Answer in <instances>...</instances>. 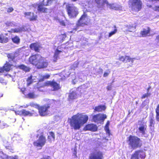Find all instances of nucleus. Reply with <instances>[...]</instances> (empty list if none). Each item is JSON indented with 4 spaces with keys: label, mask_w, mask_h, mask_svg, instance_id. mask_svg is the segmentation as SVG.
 <instances>
[{
    "label": "nucleus",
    "mask_w": 159,
    "mask_h": 159,
    "mask_svg": "<svg viewBox=\"0 0 159 159\" xmlns=\"http://www.w3.org/2000/svg\"><path fill=\"white\" fill-rule=\"evenodd\" d=\"M67 14L70 18H76L79 13L78 8L72 4H68L66 6Z\"/></svg>",
    "instance_id": "nucleus-3"
},
{
    "label": "nucleus",
    "mask_w": 159,
    "mask_h": 159,
    "mask_svg": "<svg viewBox=\"0 0 159 159\" xmlns=\"http://www.w3.org/2000/svg\"><path fill=\"white\" fill-rule=\"evenodd\" d=\"M128 4L131 11L135 12L141 11L143 7V3L141 0H129Z\"/></svg>",
    "instance_id": "nucleus-2"
},
{
    "label": "nucleus",
    "mask_w": 159,
    "mask_h": 159,
    "mask_svg": "<svg viewBox=\"0 0 159 159\" xmlns=\"http://www.w3.org/2000/svg\"><path fill=\"white\" fill-rule=\"evenodd\" d=\"M8 41V38L4 36L3 35L0 36V43H5Z\"/></svg>",
    "instance_id": "nucleus-29"
},
{
    "label": "nucleus",
    "mask_w": 159,
    "mask_h": 159,
    "mask_svg": "<svg viewBox=\"0 0 159 159\" xmlns=\"http://www.w3.org/2000/svg\"><path fill=\"white\" fill-rule=\"evenodd\" d=\"M113 5H114V4L108 3V4L107 6H109L110 9H113L115 8H116V7H114L113 6Z\"/></svg>",
    "instance_id": "nucleus-45"
},
{
    "label": "nucleus",
    "mask_w": 159,
    "mask_h": 159,
    "mask_svg": "<svg viewBox=\"0 0 159 159\" xmlns=\"http://www.w3.org/2000/svg\"><path fill=\"white\" fill-rule=\"evenodd\" d=\"M58 22L59 23L60 25L62 26H65L66 25V24L65 21L63 20H61L60 19H57Z\"/></svg>",
    "instance_id": "nucleus-35"
},
{
    "label": "nucleus",
    "mask_w": 159,
    "mask_h": 159,
    "mask_svg": "<svg viewBox=\"0 0 159 159\" xmlns=\"http://www.w3.org/2000/svg\"><path fill=\"white\" fill-rule=\"evenodd\" d=\"M4 82V80L1 77H0V82L1 83H3Z\"/></svg>",
    "instance_id": "nucleus-56"
},
{
    "label": "nucleus",
    "mask_w": 159,
    "mask_h": 159,
    "mask_svg": "<svg viewBox=\"0 0 159 159\" xmlns=\"http://www.w3.org/2000/svg\"><path fill=\"white\" fill-rule=\"evenodd\" d=\"M8 126L7 125L3 122H1L0 124V127L2 129H3L5 127H7Z\"/></svg>",
    "instance_id": "nucleus-36"
},
{
    "label": "nucleus",
    "mask_w": 159,
    "mask_h": 159,
    "mask_svg": "<svg viewBox=\"0 0 159 159\" xmlns=\"http://www.w3.org/2000/svg\"><path fill=\"white\" fill-rule=\"evenodd\" d=\"M150 88H151L150 87H149L148 88V89H147V93H148L149 90L150 89Z\"/></svg>",
    "instance_id": "nucleus-59"
},
{
    "label": "nucleus",
    "mask_w": 159,
    "mask_h": 159,
    "mask_svg": "<svg viewBox=\"0 0 159 159\" xmlns=\"http://www.w3.org/2000/svg\"><path fill=\"white\" fill-rule=\"evenodd\" d=\"M156 119L157 121H159V114H156Z\"/></svg>",
    "instance_id": "nucleus-52"
},
{
    "label": "nucleus",
    "mask_w": 159,
    "mask_h": 159,
    "mask_svg": "<svg viewBox=\"0 0 159 159\" xmlns=\"http://www.w3.org/2000/svg\"><path fill=\"white\" fill-rule=\"evenodd\" d=\"M12 65L9 63H6L3 67H0V72L2 73L4 71H8L11 69Z\"/></svg>",
    "instance_id": "nucleus-23"
},
{
    "label": "nucleus",
    "mask_w": 159,
    "mask_h": 159,
    "mask_svg": "<svg viewBox=\"0 0 159 159\" xmlns=\"http://www.w3.org/2000/svg\"><path fill=\"white\" fill-rule=\"evenodd\" d=\"M44 4H45L42 3L37 4V9L39 12L42 13H46L47 12L48 9L47 8L43 7V6H45Z\"/></svg>",
    "instance_id": "nucleus-19"
},
{
    "label": "nucleus",
    "mask_w": 159,
    "mask_h": 159,
    "mask_svg": "<svg viewBox=\"0 0 159 159\" xmlns=\"http://www.w3.org/2000/svg\"><path fill=\"white\" fill-rule=\"evenodd\" d=\"M12 39L13 42L15 43H19L20 39L17 36H16L14 38H12Z\"/></svg>",
    "instance_id": "nucleus-34"
},
{
    "label": "nucleus",
    "mask_w": 159,
    "mask_h": 159,
    "mask_svg": "<svg viewBox=\"0 0 159 159\" xmlns=\"http://www.w3.org/2000/svg\"><path fill=\"white\" fill-rule=\"evenodd\" d=\"M21 91L22 93L26 96L27 97L30 98H34L37 97V96L35 95L34 92L30 93L28 94H26L25 92V88L21 89Z\"/></svg>",
    "instance_id": "nucleus-21"
},
{
    "label": "nucleus",
    "mask_w": 159,
    "mask_h": 159,
    "mask_svg": "<svg viewBox=\"0 0 159 159\" xmlns=\"http://www.w3.org/2000/svg\"><path fill=\"white\" fill-rule=\"evenodd\" d=\"M97 129V126L93 124H89L87 125L84 128L85 130H90L93 131H96Z\"/></svg>",
    "instance_id": "nucleus-18"
},
{
    "label": "nucleus",
    "mask_w": 159,
    "mask_h": 159,
    "mask_svg": "<svg viewBox=\"0 0 159 159\" xmlns=\"http://www.w3.org/2000/svg\"><path fill=\"white\" fill-rule=\"evenodd\" d=\"M63 38H65L66 37V34H63Z\"/></svg>",
    "instance_id": "nucleus-60"
},
{
    "label": "nucleus",
    "mask_w": 159,
    "mask_h": 159,
    "mask_svg": "<svg viewBox=\"0 0 159 159\" xmlns=\"http://www.w3.org/2000/svg\"><path fill=\"white\" fill-rule=\"evenodd\" d=\"M19 68L25 72H28L30 70V68L24 65H21L19 66Z\"/></svg>",
    "instance_id": "nucleus-30"
},
{
    "label": "nucleus",
    "mask_w": 159,
    "mask_h": 159,
    "mask_svg": "<svg viewBox=\"0 0 159 159\" xmlns=\"http://www.w3.org/2000/svg\"><path fill=\"white\" fill-rule=\"evenodd\" d=\"M147 125L144 124H142L140 125V126L138 128L139 132L142 134V136L145 137V131Z\"/></svg>",
    "instance_id": "nucleus-20"
},
{
    "label": "nucleus",
    "mask_w": 159,
    "mask_h": 159,
    "mask_svg": "<svg viewBox=\"0 0 159 159\" xmlns=\"http://www.w3.org/2000/svg\"><path fill=\"white\" fill-rule=\"evenodd\" d=\"M3 96V94L2 93H0V98Z\"/></svg>",
    "instance_id": "nucleus-61"
},
{
    "label": "nucleus",
    "mask_w": 159,
    "mask_h": 159,
    "mask_svg": "<svg viewBox=\"0 0 159 159\" xmlns=\"http://www.w3.org/2000/svg\"><path fill=\"white\" fill-rule=\"evenodd\" d=\"M32 76H31L28 78L27 80V86H29L33 83V80L32 79Z\"/></svg>",
    "instance_id": "nucleus-33"
},
{
    "label": "nucleus",
    "mask_w": 159,
    "mask_h": 159,
    "mask_svg": "<svg viewBox=\"0 0 159 159\" xmlns=\"http://www.w3.org/2000/svg\"><path fill=\"white\" fill-rule=\"evenodd\" d=\"M14 32H19L18 31H19L20 30H14Z\"/></svg>",
    "instance_id": "nucleus-62"
},
{
    "label": "nucleus",
    "mask_w": 159,
    "mask_h": 159,
    "mask_svg": "<svg viewBox=\"0 0 159 159\" xmlns=\"http://www.w3.org/2000/svg\"><path fill=\"white\" fill-rule=\"evenodd\" d=\"M47 84L52 88V91H56L60 89L59 85L54 81H48Z\"/></svg>",
    "instance_id": "nucleus-14"
},
{
    "label": "nucleus",
    "mask_w": 159,
    "mask_h": 159,
    "mask_svg": "<svg viewBox=\"0 0 159 159\" xmlns=\"http://www.w3.org/2000/svg\"><path fill=\"white\" fill-rule=\"evenodd\" d=\"M58 0H47L45 6H50L53 4H56L57 3Z\"/></svg>",
    "instance_id": "nucleus-26"
},
{
    "label": "nucleus",
    "mask_w": 159,
    "mask_h": 159,
    "mask_svg": "<svg viewBox=\"0 0 159 159\" xmlns=\"http://www.w3.org/2000/svg\"><path fill=\"white\" fill-rule=\"evenodd\" d=\"M105 130L106 131V133L108 135H110V130L108 127H106L105 128Z\"/></svg>",
    "instance_id": "nucleus-44"
},
{
    "label": "nucleus",
    "mask_w": 159,
    "mask_h": 159,
    "mask_svg": "<svg viewBox=\"0 0 159 159\" xmlns=\"http://www.w3.org/2000/svg\"><path fill=\"white\" fill-rule=\"evenodd\" d=\"M87 17V14L85 12H84L77 21L76 25V28H75V29H77L79 27L83 26L85 25H86V24L83 22L82 21L84 20Z\"/></svg>",
    "instance_id": "nucleus-9"
},
{
    "label": "nucleus",
    "mask_w": 159,
    "mask_h": 159,
    "mask_svg": "<svg viewBox=\"0 0 159 159\" xmlns=\"http://www.w3.org/2000/svg\"><path fill=\"white\" fill-rule=\"evenodd\" d=\"M15 156L14 157H11V156L8 157L7 156V159H15Z\"/></svg>",
    "instance_id": "nucleus-50"
},
{
    "label": "nucleus",
    "mask_w": 159,
    "mask_h": 159,
    "mask_svg": "<svg viewBox=\"0 0 159 159\" xmlns=\"http://www.w3.org/2000/svg\"><path fill=\"white\" fill-rule=\"evenodd\" d=\"M0 157L2 159L7 158V155L4 154L2 152H0Z\"/></svg>",
    "instance_id": "nucleus-37"
},
{
    "label": "nucleus",
    "mask_w": 159,
    "mask_h": 159,
    "mask_svg": "<svg viewBox=\"0 0 159 159\" xmlns=\"http://www.w3.org/2000/svg\"><path fill=\"white\" fill-rule=\"evenodd\" d=\"M88 120V117L87 115L78 113L73 116L69 120L71 128L77 130L80 129Z\"/></svg>",
    "instance_id": "nucleus-1"
},
{
    "label": "nucleus",
    "mask_w": 159,
    "mask_h": 159,
    "mask_svg": "<svg viewBox=\"0 0 159 159\" xmlns=\"http://www.w3.org/2000/svg\"><path fill=\"white\" fill-rule=\"evenodd\" d=\"M19 55V51H16L14 53H9L7 54L9 61L15 62V58L17 57Z\"/></svg>",
    "instance_id": "nucleus-15"
},
{
    "label": "nucleus",
    "mask_w": 159,
    "mask_h": 159,
    "mask_svg": "<svg viewBox=\"0 0 159 159\" xmlns=\"http://www.w3.org/2000/svg\"><path fill=\"white\" fill-rule=\"evenodd\" d=\"M153 34L150 33V30H143L141 31L139 34L136 35L139 37H145L153 35Z\"/></svg>",
    "instance_id": "nucleus-24"
},
{
    "label": "nucleus",
    "mask_w": 159,
    "mask_h": 159,
    "mask_svg": "<svg viewBox=\"0 0 159 159\" xmlns=\"http://www.w3.org/2000/svg\"><path fill=\"white\" fill-rule=\"evenodd\" d=\"M145 156V153L143 151H136L132 155L131 159H144Z\"/></svg>",
    "instance_id": "nucleus-6"
},
{
    "label": "nucleus",
    "mask_w": 159,
    "mask_h": 159,
    "mask_svg": "<svg viewBox=\"0 0 159 159\" xmlns=\"http://www.w3.org/2000/svg\"><path fill=\"white\" fill-rule=\"evenodd\" d=\"M156 114H159V104L157 106L156 110Z\"/></svg>",
    "instance_id": "nucleus-49"
},
{
    "label": "nucleus",
    "mask_w": 159,
    "mask_h": 159,
    "mask_svg": "<svg viewBox=\"0 0 159 159\" xmlns=\"http://www.w3.org/2000/svg\"><path fill=\"white\" fill-rule=\"evenodd\" d=\"M150 128H152L154 127V125L155 124V121L153 119V118L152 117H150Z\"/></svg>",
    "instance_id": "nucleus-31"
},
{
    "label": "nucleus",
    "mask_w": 159,
    "mask_h": 159,
    "mask_svg": "<svg viewBox=\"0 0 159 159\" xmlns=\"http://www.w3.org/2000/svg\"><path fill=\"white\" fill-rule=\"evenodd\" d=\"M150 95L151 93H147L143 94L141 97V98L142 99L146 97L149 96Z\"/></svg>",
    "instance_id": "nucleus-39"
},
{
    "label": "nucleus",
    "mask_w": 159,
    "mask_h": 159,
    "mask_svg": "<svg viewBox=\"0 0 159 159\" xmlns=\"http://www.w3.org/2000/svg\"><path fill=\"white\" fill-rule=\"evenodd\" d=\"M98 4H100V1L101 0H94Z\"/></svg>",
    "instance_id": "nucleus-54"
},
{
    "label": "nucleus",
    "mask_w": 159,
    "mask_h": 159,
    "mask_svg": "<svg viewBox=\"0 0 159 159\" xmlns=\"http://www.w3.org/2000/svg\"><path fill=\"white\" fill-rule=\"evenodd\" d=\"M15 112L16 114L25 116H33V115L34 114L33 113L29 111H26L25 109H23L20 111H16Z\"/></svg>",
    "instance_id": "nucleus-13"
},
{
    "label": "nucleus",
    "mask_w": 159,
    "mask_h": 159,
    "mask_svg": "<svg viewBox=\"0 0 159 159\" xmlns=\"http://www.w3.org/2000/svg\"><path fill=\"white\" fill-rule=\"evenodd\" d=\"M112 84H108L107 87V89L108 90H111L112 89Z\"/></svg>",
    "instance_id": "nucleus-43"
},
{
    "label": "nucleus",
    "mask_w": 159,
    "mask_h": 159,
    "mask_svg": "<svg viewBox=\"0 0 159 159\" xmlns=\"http://www.w3.org/2000/svg\"><path fill=\"white\" fill-rule=\"evenodd\" d=\"M63 48L61 47H58L55 51L53 57V61H57V60L59 58V56L62 55L63 53Z\"/></svg>",
    "instance_id": "nucleus-11"
},
{
    "label": "nucleus",
    "mask_w": 159,
    "mask_h": 159,
    "mask_svg": "<svg viewBox=\"0 0 159 159\" xmlns=\"http://www.w3.org/2000/svg\"><path fill=\"white\" fill-rule=\"evenodd\" d=\"M128 143L132 148L135 149L142 145L141 141L137 137L130 135L128 138Z\"/></svg>",
    "instance_id": "nucleus-4"
},
{
    "label": "nucleus",
    "mask_w": 159,
    "mask_h": 159,
    "mask_svg": "<svg viewBox=\"0 0 159 159\" xmlns=\"http://www.w3.org/2000/svg\"><path fill=\"white\" fill-rule=\"evenodd\" d=\"M92 121L96 123L100 122L101 120H103L106 118L105 114H99L96 115H92Z\"/></svg>",
    "instance_id": "nucleus-7"
},
{
    "label": "nucleus",
    "mask_w": 159,
    "mask_h": 159,
    "mask_svg": "<svg viewBox=\"0 0 159 159\" xmlns=\"http://www.w3.org/2000/svg\"><path fill=\"white\" fill-rule=\"evenodd\" d=\"M48 65V63L44 61V60L42 58L41 59L36 66L38 68H44L47 67Z\"/></svg>",
    "instance_id": "nucleus-16"
},
{
    "label": "nucleus",
    "mask_w": 159,
    "mask_h": 159,
    "mask_svg": "<svg viewBox=\"0 0 159 159\" xmlns=\"http://www.w3.org/2000/svg\"><path fill=\"white\" fill-rule=\"evenodd\" d=\"M152 1H159V0H151Z\"/></svg>",
    "instance_id": "nucleus-64"
},
{
    "label": "nucleus",
    "mask_w": 159,
    "mask_h": 159,
    "mask_svg": "<svg viewBox=\"0 0 159 159\" xmlns=\"http://www.w3.org/2000/svg\"><path fill=\"white\" fill-rule=\"evenodd\" d=\"M41 59V56L38 54L31 56L29 58L30 62L33 65H36Z\"/></svg>",
    "instance_id": "nucleus-8"
},
{
    "label": "nucleus",
    "mask_w": 159,
    "mask_h": 159,
    "mask_svg": "<svg viewBox=\"0 0 159 159\" xmlns=\"http://www.w3.org/2000/svg\"><path fill=\"white\" fill-rule=\"evenodd\" d=\"M124 56H121L119 57V59L120 61H122L124 62V59H124Z\"/></svg>",
    "instance_id": "nucleus-48"
},
{
    "label": "nucleus",
    "mask_w": 159,
    "mask_h": 159,
    "mask_svg": "<svg viewBox=\"0 0 159 159\" xmlns=\"http://www.w3.org/2000/svg\"><path fill=\"white\" fill-rule=\"evenodd\" d=\"M106 108L104 106L100 105L95 107L94 110L96 111H101L105 110Z\"/></svg>",
    "instance_id": "nucleus-27"
},
{
    "label": "nucleus",
    "mask_w": 159,
    "mask_h": 159,
    "mask_svg": "<svg viewBox=\"0 0 159 159\" xmlns=\"http://www.w3.org/2000/svg\"><path fill=\"white\" fill-rule=\"evenodd\" d=\"M155 41L156 44L158 46H159V35L156 37Z\"/></svg>",
    "instance_id": "nucleus-41"
},
{
    "label": "nucleus",
    "mask_w": 159,
    "mask_h": 159,
    "mask_svg": "<svg viewBox=\"0 0 159 159\" xmlns=\"http://www.w3.org/2000/svg\"><path fill=\"white\" fill-rule=\"evenodd\" d=\"M50 77V75L48 74H46L43 76V79L40 80L41 81H43L44 79H47Z\"/></svg>",
    "instance_id": "nucleus-38"
},
{
    "label": "nucleus",
    "mask_w": 159,
    "mask_h": 159,
    "mask_svg": "<svg viewBox=\"0 0 159 159\" xmlns=\"http://www.w3.org/2000/svg\"><path fill=\"white\" fill-rule=\"evenodd\" d=\"M38 132H41L40 130H39ZM41 135L39 137L38 139L34 142V146L40 148L44 146L46 143V139L44 136L43 135V133H41Z\"/></svg>",
    "instance_id": "nucleus-5"
},
{
    "label": "nucleus",
    "mask_w": 159,
    "mask_h": 159,
    "mask_svg": "<svg viewBox=\"0 0 159 159\" xmlns=\"http://www.w3.org/2000/svg\"><path fill=\"white\" fill-rule=\"evenodd\" d=\"M77 98V95L75 92L70 91L68 99L69 101H70L73 99L76 98Z\"/></svg>",
    "instance_id": "nucleus-25"
},
{
    "label": "nucleus",
    "mask_w": 159,
    "mask_h": 159,
    "mask_svg": "<svg viewBox=\"0 0 159 159\" xmlns=\"http://www.w3.org/2000/svg\"><path fill=\"white\" fill-rule=\"evenodd\" d=\"M49 135L48 136V139L49 141H54L55 137L54 133L52 132H50Z\"/></svg>",
    "instance_id": "nucleus-28"
},
{
    "label": "nucleus",
    "mask_w": 159,
    "mask_h": 159,
    "mask_svg": "<svg viewBox=\"0 0 159 159\" xmlns=\"http://www.w3.org/2000/svg\"><path fill=\"white\" fill-rule=\"evenodd\" d=\"M117 30H113L111 32L109 33L108 37H110L116 33Z\"/></svg>",
    "instance_id": "nucleus-40"
},
{
    "label": "nucleus",
    "mask_w": 159,
    "mask_h": 159,
    "mask_svg": "<svg viewBox=\"0 0 159 159\" xmlns=\"http://www.w3.org/2000/svg\"><path fill=\"white\" fill-rule=\"evenodd\" d=\"M103 157L102 153L100 151H96L91 153L89 156L90 159H103Z\"/></svg>",
    "instance_id": "nucleus-10"
},
{
    "label": "nucleus",
    "mask_w": 159,
    "mask_h": 159,
    "mask_svg": "<svg viewBox=\"0 0 159 159\" xmlns=\"http://www.w3.org/2000/svg\"><path fill=\"white\" fill-rule=\"evenodd\" d=\"M40 47V44L38 43H33L30 45V48L32 50H34L35 52H39Z\"/></svg>",
    "instance_id": "nucleus-22"
},
{
    "label": "nucleus",
    "mask_w": 159,
    "mask_h": 159,
    "mask_svg": "<svg viewBox=\"0 0 159 159\" xmlns=\"http://www.w3.org/2000/svg\"><path fill=\"white\" fill-rule=\"evenodd\" d=\"M29 106V105H26V106H21L20 107H24V108H26L28 106Z\"/></svg>",
    "instance_id": "nucleus-58"
},
{
    "label": "nucleus",
    "mask_w": 159,
    "mask_h": 159,
    "mask_svg": "<svg viewBox=\"0 0 159 159\" xmlns=\"http://www.w3.org/2000/svg\"><path fill=\"white\" fill-rule=\"evenodd\" d=\"M124 62H127L128 61L130 62L131 61L132 63H133L134 61V58H130L128 56H125L124 58Z\"/></svg>",
    "instance_id": "nucleus-32"
},
{
    "label": "nucleus",
    "mask_w": 159,
    "mask_h": 159,
    "mask_svg": "<svg viewBox=\"0 0 159 159\" xmlns=\"http://www.w3.org/2000/svg\"><path fill=\"white\" fill-rule=\"evenodd\" d=\"M24 14L25 16H31L29 18L30 20L31 21L37 20V16L35 15L33 12H25Z\"/></svg>",
    "instance_id": "nucleus-17"
},
{
    "label": "nucleus",
    "mask_w": 159,
    "mask_h": 159,
    "mask_svg": "<svg viewBox=\"0 0 159 159\" xmlns=\"http://www.w3.org/2000/svg\"><path fill=\"white\" fill-rule=\"evenodd\" d=\"M102 69L101 68H99L98 69V72L99 74H102Z\"/></svg>",
    "instance_id": "nucleus-51"
},
{
    "label": "nucleus",
    "mask_w": 159,
    "mask_h": 159,
    "mask_svg": "<svg viewBox=\"0 0 159 159\" xmlns=\"http://www.w3.org/2000/svg\"><path fill=\"white\" fill-rule=\"evenodd\" d=\"M14 10V9L12 7H10L7 9V12L10 13L12 12Z\"/></svg>",
    "instance_id": "nucleus-46"
},
{
    "label": "nucleus",
    "mask_w": 159,
    "mask_h": 159,
    "mask_svg": "<svg viewBox=\"0 0 159 159\" xmlns=\"http://www.w3.org/2000/svg\"><path fill=\"white\" fill-rule=\"evenodd\" d=\"M109 73H109L105 72L103 75V76L104 77H106L108 75Z\"/></svg>",
    "instance_id": "nucleus-53"
},
{
    "label": "nucleus",
    "mask_w": 159,
    "mask_h": 159,
    "mask_svg": "<svg viewBox=\"0 0 159 159\" xmlns=\"http://www.w3.org/2000/svg\"><path fill=\"white\" fill-rule=\"evenodd\" d=\"M76 148H75L74 149V151L73 152V154L75 155V156H76V154H77V152L76 151Z\"/></svg>",
    "instance_id": "nucleus-55"
},
{
    "label": "nucleus",
    "mask_w": 159,
    "mask_h": 159,
    "mask_svg": "<svg viewBox=\"0 0 159 159\" xmlns=\"http://www.w3.org/2000/svg\"><path fill=\"white\" fill-rule=\"evenodd\" d=\"M49 107L48 105H44L39 108V111L40 115L42 116L46 115L47 114L48 109Z\"/></svg>",
    "instance_id": "nucleus-12"
},
{
    "label": "nucleus",
    "mask_w": 159,
    "mask_h": 159,
    "mask_svg": "<svg viewBox=\"0 0 159 159\" xmlns=\"http://www.w3.org/2000/svg\"><path fill=\"white\" fill-rule=\"evenodd\" d=\"M50 157L48 156L46 157H43V158L41 159H49Z\"/></svg>",
    "instance_id": "nucleus-57"
},
{
    "label": "nucleus",
    "mask_w": 159,
    "mask_h": 159,
    "mask_svg": "<svg viewBox=\"0 0 159 159\" xmlns=\"http://www.w3.org/2000/svg\"><path fill=\"white\" fill-rule=\"evenodd\" d=\"M15 159H18V157L17 156H15Z\"/></svg>",
    "instance_id": "nucleus-63"
},
{
    "label": "nucleus",
    "mask_w": 159,
    "mask_h": 159,
    "mask_svg": "<svg viewBox=\"0 0 159 159\" xmlns=\"http://www.w3.org/2000/svg\"><path fill=\"white\" fill-rule=\"evenodd\" d=\"M155 11L159 12V6H155L153 8Z\"/></svg>",
    "instance_id": "nucleus-42"
},
{
    "label": "nucleus",
    "mask_w": 159,
    "mask_h": 159,
    "mask_svg": "<svg viewBox=\"0 0 159 159\" xmlns=\"http://www.w3.org/2000/svg\"><path fill=\"white\" fill-rule=\"evenodd\" d=\"M108 3H109L107 0H102V5H104L105 4H106L107 6H108Z\"/></svg>",
    "instance_id": "nucleus-47"
}]
</instances>
